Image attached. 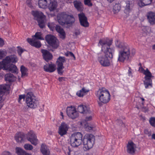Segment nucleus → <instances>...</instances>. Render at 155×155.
Listing matches in <instances>:
<instances>
[{
    "mask_svg": "<svg viewBox=\"0 0 155 155\" xmlns=\"http://www.w3.org/2000/svg\"><path fill=\"white\" fill-rule=\"evenodd\" d=\"M95 94L98 99V104L100 106L108 103L110 100V95L109 91L103 88L99 89L95 92Z\"/></svg>",
    "mask_w": 155,
    "mask_h": 155,
    "instance_id": "obj_1",
    "label": "nucleus"
},
{
    "mask_svg": "<svg viewBox=\"0 0 155 155\" xmlns=\"http://www.w3.org/2000/svg\"><path fill=\"white\" fill-rule=\"evenodd\" d=\"M117 47L120 48L119 51L118 61L123 62L125 60H128L130 54V49L126 45L120 44Z\"/></svg>",
    "mask_w": 155,
    "mask_h": 155,
    "instance_id": "obj_2",
    "label": "nucleus"
},
{
    "mask_svg": "<svg viewBox=\"0 0 155 155\" xmlns=\"http://www.w3.org/2000/svg\"><path fill=\"white\" fill-rule=\"evenodd\" d=\"M112 41H104L100 40L99 42L98 45L102 46L101 50L104 53V56L112 60L113 58L112 53L114 51V50L110 48V46L112 44Z\"/></svg>",
    "mask_w": 155,
    "mask_h": 155,
    "instance_id": "obj_3",
    "label": "nucleus"
},
{
    "mask_svg": "<svg viewBox=\"0 0 155 155\" xmlns=\"http://www.w3.org/2000/svg\"><path fill=\"white\" fill-rule=\"evenodd\" d=\"M82 135L80 132L72 134L70 137V142L73 147H77L81 145L82 142Z\"/></svg>",
    "mask_w": 155,
    "mask_h": 155,
    "instance_id": "obj_4",
    "label": "nucleus"
},
{
    "mask_svg": "<svg viewBox=\"0 0 155 155\" xmlns=\"http://www.w3.org/2000/svg\"><path fill=\"white\" fill-rule=\"evenodd\" d=\"M26 103L27 106L31 108H35L38 104V101L35 99V97L32 92H28L26 94Z\"/></svg>",
    "mask_w": 155,
    "mask_h": 155,
    "instance_id": "obj_5",
    "label": "nucleus"
},
{
    "mask_svg": "<svg viewBox=\"0 0 155 155\" xmlns=\"http://www.w3.org/2000/svg\"><path fill=\"white\" fill-rule=\"evenodd\" d=\"M95 136L91 134H86L83 139L84 147L88 150L92 148L94 143Z\"/></svg>",
    "mask_w": 155,
    "mask_h": 155,
    "instance_id": "obj_6",
    "label": "nucleus"
},
{
    "mask_svg": "<svg viewBox=\"0 0 155 155\" xmlns=\"http://www.w3.org/2000/svg\"><path fill=\"white\" fill-rule=\"evenodd\" d=\"M139 70L143 72L145 75L144 77L145 80L144 81L145 88H147L149 85L151 86L152 81L151 78L153 76H152L149 70L147 68L145 70L142 67H139Z\"/></svg>",
    "mask_w": 155,
    "mask_h": 155,
    "instance_id": "obj_7",
    "label": "nucleus"
},
{
    "mask_svg": "<svg viewBox=\"0 0 155 155\" xmlns=\"http://www.w3.org/2000/svg\"><path fill=\"white\" fill-rule=\"evenodd\" d=\"M45 39L48 44L54 49L57 48L59 45L58 40L54 36L48 35L46 36Z\"/></svg>",
    "mask_w": 155,
    "mask_h": 155,
    "instance_id": "obj_8",
    "label": "nucleus"
},
{
    "mask_svg": "<svg viewBox=\"0 0 155 155\" xmlns=\"http://www.w3.org/2000/svg\"><path fill=\"white\" fill-rule=\"evenodd\" d=\"M65 61V58L64 57L60 56L57 59L56 62L57 70L58 74L60 75H62L63 72V69L64 68L63 63Z\"/></svg>",
    "mask_w": 155,
    "mask_h": 155,
    "instance_id": "obj_9",
    "label": "nucleus"
},
{
    "mask_svg": "<svg viewBox=\"0 0 155 155\" xmlns=\"http://www.w3.org/2000/svg\"><path fill=\"white\" fill-rule=\"evenodd\" d=\"M27 138L32 144L36 146L39 143V140L37 139V136L35 133L32 130H31L27 134Z\"/></svg>",
    "mask_w": 155,
    "mask_h": 155,
    "instance_id": "obj_10",
    "label": "nucleus"
},
{
    "mask_svg": "<svg viewBox=\"0 0 155 155\" xmlns=\"http://www.w3.org/2000/svg\"><path fill=\"white\" fill-rule=\"evenodd\" d=\"M98 60L101 64L103 67H108L111 64L112 60L103 55L99 56Z\"/></svg>",
    "mask_w": 155,
    "mask_h": 155,
    "instance_id": "obj_11",
    "label": "nucleus"
},
{
    "mask_svg": "<svg viewBox=\"0 0 155 155\" xmlns=\"http://www.w3.org/2000/svg\"><path fill=\"white\" fill-rule=\"evenodd\" d=\"M66 113L69 117L73 119H75L79 116L78 113L74 107H68L66 109Z\"/></svg>",
    "mask_w": 155,
    "mask_h": 155,
    "instance_id": "obj_12",
    "label": "nucleus"
},
{
    "mask_svg": "<svg viewBox=\"0 0 155 155\" xmlns=\"http://www.w3.org/2000/svg\"><path fill=\"white\" fill-rule=\"evenodd\" d=\"M68 13L66 12H61L58 13L57 16V19L59 23L62 25L65 24Z\"/></svg>",
    "mask_w": 155,
    "mask_h": 155,
    "instance_id": "obj_13",
    "label": "nucleus"
},
{
    "mask_svg": "<svg viewBox=\"0 0 155 155\" xmlns=\"http://www.w3.org/2000/svg\"><path fill=\"white\" fill-rule=\"evenodd\" d=\"M69 128V127L68 124L65 122H63L59 127L58 133L61 136H62L67 134Z\"/></svg>",
    "mask_w": 155,
    "mask_h": 155,
    "instance_id": "obj_14",
    "label": "nucleus"
},
{
    "mask_svg": "<svg viewBox=\"0 0 155 155\" xmlns=\"http://www.w3.org/2000/svg\"><path fill=\"white\" fill-rule=\"evenodd\" d=\"M126 5L124 7V12L128 14L132 10V8L134 5V1L131 0H127L126 2Z\"/></svg>",
    "mask_w": 155,
    "mask_h": 155,
    "instance_id": "obj_15",
    "label": "nucleus"
},
{
    "mask_svg": "<svg viewBox=\"0 0 155 155\" xmlns=\"http://www.w3.org/2000/svg\"><path fill=\"white\" fill-rule=\"evenodd\" d=\"M2 61L5 65H7L8 64L11 63H16L18 61V58L15 55H12L7 56Z\"/></svg>",
    "mask_w": 155,
    "mask_h": 155,
    "instance_id": "obj_16",
    "label": "nucleus"
},
{
    "mask_svg": "<svg viewBox=\"0 0 155 155\" xmlns=\"http://www.w3.org/2000/svg\"><path fill=\"white\" fill-rule=\"evenodd\" d=\"M78 17L81 25L83 27H87L89 26V23L87 18L84 14L82 13L78 14Z\"/></svg>",
    "mask_w": 155,
    "mask_h": 155,
    "instance_id": "obj_17",
    "label": "nucleus"
},
{
    "mask_svg": "<svg viewBox=\"0 0 155 155\" xmlns=\"http://www.w3.org/2000/svg\"><path fill=\"white\" fill-rule=\"evenodd\" d=\"M136 146L133 142H128L127 145V152L129 153L134 155L136 151Z\"/></svg>",
    "mask_w": 155,
    "mask_h": 155,
    "instance_id": "obj_18",
    "label": "nucleus"
},
{
    "mask_svg": "<svg viewBox=\"0 0 155 155\" xmlns=\"http://www.w3.org/2000/svg\"><path fill=\"white\" fill-rule=\"evenodd\" d=\"M48 7L50 12H53L56 9L58 3L56 0H49L48 2Z\"/></svg>",
    "mask_w": 155,
    "mask_h": 155,
    "instance_id": "obj_19",
    "label": "nucleus"
},
{
    "mask_svg": "<svg viewBox=\"0 0 155 155\" xmlns=\"http://www.w3.org/2000/svg\"><path fill=\"white\" fill-rule=\"evenodd\" d=\"M41 52L42 54L43 58L46 61H48L52 59L53 55L48 51L42 49L41 50Z\"/></svg>",
    "mask_w": 155,
    "mask_h": 155,
    "instance_id": "obj_20",
    "label": "nucleus"
},
{
    "mask_svg": "<svg viewBox=\"0 0 155 155\" xmlns=\"http://www.w3.org/2000/svg\"><path fill=\"white\" fill-rule=\"evenodd\" d=\"M44 69L45 71L48 72H52L54 71L56 69L55 65L51 62L50 64H46L44 65Z\"/></svg>",
    "mask_w": 155,
    "mask_h": 155,
    "instance_id": "obj_21",
    "label": "nucleus"
},
{
    "mask_svg": "<svg viewBox=\"0 0 155 155\" xmlns=\"http://www.w3.org/2000/svg\"><path fill=\"white\" fill-rule=\"evenodd\" d=\"M28 42L31 45L36 47L37 48H39L41 46V44L40 42L36 40L34 38H32V39L28 38L27 39Z\"/></svg>",
    "mask_w": 155,
    "mask_h": 155,
    "instance_id": "obj_22",
    "label": "nucleus"
},
{
    "mask_svg": "<svg viewBox=\"0 0 155 155\" xmlns=\"http://www.w3.org/2000/svg\"><path fill=\"white\" fill-rule=\"evenodd\" d=\"M78 112L81 113L88 114L91 113L89 107H87L83 105L79 106L78 107Z\"/></svg>",
    "mask_w": 155,
    "mask_h": 155,
    "instance_id": "obj_23",
    "label": "nucleus"
},
{
    "mask_svg": "<svg viewBox=\"0 0 155 155\" xmlns=\"http://www.w3.org/2000/svg\"><path fill=\"white\" fill-rule=\"evenodd\" d=\"M147 19L151 25L155 24V13L150 12L147 14Z\"/></svg>",
    "mask_w": 155,
    "mask_h": 155,
    "instance_id": "obj_24",
    "label": "nucleus"
},
{
    "mask_svg": "<svg viewBox=\"0 0 155 155\" xmlns=\"http://www.w3.org/2000/svg\"><path fill=\"white\" fill-rule=\"evenodd\" d=\"M32 14L33 16L36 18L37 19H40L45 17V16L43 14L42 12L38 11H33Z\"/></svg>",
    "mask_w": 155,
    "mask_h": 155,
    "instance_id": "obj_25",
    "label": "nucleus"
},
{
    "mask_svg": "<svg viewBox=\"0 0 155 155\" xmlns=\"http://www.w3.org/2000/svg\"><path fill=\"white\" fill-rule=\"evenodd\" d=\"M40 151L43 155H49L50 154V151L49 149L44 144H42L41 145Z\"/></svg>",
    "mask_w": 155,
    "mask_h": 155,
    "instance_id": "obj_26",
    "label": "nucleus"
},
{
    "mask_svg": "<svg viewBox=\"0 0 155 155\" xmlns=\"http://www.w3.org/2000/svg\"><path fill=\"white\" fill-rule=\"evenodd\" d=\"M5 70H8L12 73H16L18 71V69L16 66L14 64H12L8 66V65L5 66Z\"/></svg>",
    "mask_w": 155,
    "mask_h": 155,
    "instance_id": "obj_27",
    "label": "nucleus"
},
{
    "mask_svg": "<svg viewBox=\"0 0 155 155\" xmlns=\"http://www.w3.org/2000/svg\"><path fill=\"white\" fill-rule=\"evenodd\" d=\"M75 21V18L72 15H69L68 14L65 24H72Z\"/></svg>",
    "mask_w": 155,
    "mask_h": 155,
    "instance_id": "obj_28",
    "label": "nucleus"
},
{
    "mask_svg": "<svg viewBox=\"0 0 155 155\" xmlns=\"http://www.w3.org/2000/svg\"><path fill=\"white\" fill-rule=\"evenodd\" d=\"M152 1L153 0H140L138 4L140 7H141L150 5L152 2Z\"/></svg>",
    "mask_w": 155,
    "mask_h": 155,
    "instance_id": "obj_29",
    "label": "nucleus"
},
{
    "mask_svg": "<svg viewBox=\"0 0 155 155\" xmlns=\"http://www.w3.org/2000/svg\"><path fill=\"white\" fill-rule=\"evenodd\" d=\"M49 0H39L38 2L39 8H45L48 5V2Z\"/></svg>",
    "mask_w": 155,
    "mask_h": 155,
    "instance_id": "obj_30",
    "label": "nucleus"
},
{
    "mask_svg": "<svg viewBox=\"0 0 155 155\" xmlns=\"http://www.w3.org/2000/svg\"><path fill=\"white\" fill-rule=\"evenodd\" d=\"M5 80L9 82H12L15 80V78L13 74L11 73L5 75Z\"/></svg>",
    "mask_w": 155,
    "mask_h": 155,
    "instance_id": "obj_31",
    "label": "nucleus"
},
{
    "mask_svg": "<svg viewBox=\"0 0 155 155\" xmlns=\"http://www.w3.org/2000/svg\"><path fill=\"white\" fill-rule=\"evenodd\" d=\"M62 148L66 155H71V153L72 152V148L71 147H70L68 145H66L64 146Z\"/></svg>",
    "mask_w": 155,
    "mask_h": 155,
    "instance_id": "obj_32",
    "label": "nucleus"
},
{
    "mask_svg": "<svg viewBox=\"0 0 155 155\" xmlns=\"http://www.w3.org/2000/svg\"><path fill=\"white\" fill-rule=\"evenodd\" d=\"M24 138V135L20 133L16 134L15 137V140L18 142H22Z\"/></svg>",
    "mask_w": 155,
    "mask_h": 155,
    "instance_id": "obj_33",
    "label": "nucleus"
},
{
    "mask_svg": "<svg viewBox=\"0 0 155 155\" xmlns=\"http://www.w3.org/2000/svg\"><path fill=\"white\" fill-rule=\"evenodd\" d=\"M46 17L40 19H37L38 23V25L39 27L43 28L45 27V22H46Z\"/></svg>",
    "mask_w": 155,
    "mask_h": 155,
    "instance_id": "obj_34",
    "label": "nucleus"
},
{
    "mask_svg": "<svg viewBox=\"0 0 155 155\" xmlns=\"http://www.w3.org/2000/svg\"><path fill=\"white\" fill-rule=\"evenodd\" d=\"M73 4L74 7L78 11H81L82 10L81 3L80 1L77 0L74 1L73 2Z\"/></svg>",
    "mask_w": 155,
    "mask_h": 155,
    "instance_id": "obj_35",
    "label": "nucleus"
},
{
    "mask_svg": "<svg viewBox=\"0 0 155 155\" xmlns=\"http://www.w3.org/2000/svg\"><path fill=\"white\" fill-rule=\"evenodd\" d=\"M89 90L85 89L84 88H82L81 90L78 91L76 93L77 95L79 97H82L84 95V94L88 92Z\"/></svg>",
    "mask_w": 155,
    "mask_h": 155,
    "instance_id": "obj_36",
    "label": "nucleus"
},
{
    "mask_svg": "<svg viewBox=\"0 0 155 155\" xmlns=\"http://www.w3.org/2000/svg\"><path fill=\"white\" fill-rule=\"evenodd\" d=\"M21 77H25L27 76V69L24 66L22 65L21 67Z\"/></svg>",
    "mask_w": 155,
    "mask_h": 155,
    "instance_id": "obj_37",
    "label": "nucleus"
},
{
    "mask_svg": "<svg viewBox=\"0 0 155 155\" xmlns=\"http://www.w3.org/2000/svg\"><path fill=\"white\" fill-rule=\"evenodd\" d=\"M8 86L6 84L0 85V94H4L7 89Z\"/></svg>",
    "mask_w": 155,
    "mask_h": 155,
    "instance_id": "obj_38",
    "label": "nucleus"
},
{
    "mask_svg": "<svg viewBox=\"0 0 155 155\" xmlns=\"http://www.w3.org/2000/svg\"><path fill=\"white\" fill-rule=\"evenodd\" d=\"M41 35L42 34L41 32H37L35 35L33 36V38H34L36 40H44L43 38L41 36Z\"/></svg>",
    "mask_w": 155,
    "mask_h": 155,
    "instance_id": "obj_39",
    "label": "nucleus"
},
{
    "mask_svg": "<svg viewBox=\"0 0 155 155\" xmlns=\"http://www.w3.org/2000/svg\"><path fill=\"white\" fill-rule=\"evenodd\" d=\"M120 5L119 4H116L115 5L113 8V11L114 13L115 14L119 12L120 9Z\"/></svg>",
    "mask_w": 155,
    "mask_h": 155,
    "instance_id": "obj_40",
    "label": "nucleus"
},
{
    "mask_svg": "<svg viewBox=\"0 0 155 155\" xmlns=\"http://www.w3.org/2000/svg\"><path fill=\"white\" fill-rule=\"evenodd\" d=\"M16 153L18 155H22L25 151L20 147H16L15 148Z\"/></svg>",
    "mask_w": 155,
    "mask_h": 155,
    "instance_id": "obj_41",
    "label": "nucleus"
},
{
    "mask_svg": "<svg viewBox=\"0 0 155 155\" xmlns=\"http://www.w3.org/2000/svg\"><path fill=\"white\" fill-rule=\"evenodd\" d=\"M48 26L51 30L53 31L55 29V24L53 22L48 23Z\"/></svg>",
    "mask_w": 155,
    "mask_h": 155,
    "instance_id": "obj_42",
    "label": "nucleus"
},
{
    "mask_svg": "<svg viewBox=\"0 0 155 155\" xmlns=\"http://www.w3.org/2000/svg\"><path fill=\"white\" fill-rule=\"evenodd\" d=\"M150 124L153 127H155V117H151L149 120Z\"/></svg>",
    "mask_w": 155,
    "mask_h": 155,
    "instance_id": "obj_43",
    "label": "nucleus"
},
{
    "mask_svg": "<svg viewBox=\"0 0 155 155\" xmlns=\"http://www.w3.org/2000/svg\"><path fill=\"white\" fill-rule=\"evenodd\" d=\"M24 147L25 149L28 150H31L33 148L32 146L28 143H26L24 146Z\"/></svg>",
    "mask_w": 155,
    "mask_h": 155,
    "instance_id": "obj_44",
    "label": "nucleus"
},
{
    "mask_svg": "<svg viewBox=\"0 0 155 155\" xmlns=\"http://www.w3.org/2000/svg\"><path fill=\"white\" fill-rule=\"evenodd\" d=\"M58 33L60 38L62 39H64L65 38L66 34L64 30H63V31H61V32H59Z\"/></svg>",
    "mask_w": 155,
    "mask_h": 155,
    "instance_id": "obj_45",
    "label": "nucleus"
},
{
    "mask_svg": "<svg viewBox=\"0 0 155 155\" xmlns=\"http://www.w3.org/2000/svg\"><path fill=\"white\" fill-rule=\"evenodd\" d=\"M91 0H84V4L89 7L92 6L93 4L91 2Z\"/></svg>",
    "mask_w": 155,
    "mask_h": 155,
    "instance_id": "obj_46",
    "label": "nucleus"
},
{
    "mask_svg": "<svg viewBox=\"0 0 155 155\" xmlns=\"http://www.w3.org/2000/svg\"><path fill=\"white\" fill-rule=\"evenodd\" d=\"M6 51L0 50V59H2L6 56Z\"/></svg>",
    "mask_w": 155,
    "mask_h": 155,
    "instance_id": "obj_47",
    "label": "nucleus"
},
{
    "mask_svg": "<svg viewBox=\"0 0 155 155\" xmlns=\"http://www.w3.org/2000/svg\"><path fill=\"white\" fill-rule=\"evenodd\" d=\"M55 29L56 31L59 33V32H61V31H62L63 30H64L59 25H56L55 28Z\"/></svg>",
    "mask_w": 155,
    "mask_h": 155,
    "instance_id": "obj_48",
    "label": "nucleus"
},
{
    "mask_svg": "<svg viewBox=\"0 0 155 155\" xmlns=\"http://www.w3.org/2000/svg\"><path fill=\"white\" fill-rule=\"evenodd\" d=\"M17 48H18L17 50L18 53L19 55L21 56L22 53L24 51V50L20 47H18Z\"/></svg>",
    "mask_w": 155,
    "mask_h": 155,
    "instance_id": "obj_49",
    "label": "nucleus"
},
{
    "mask_svg": "<svg viewBox=\"0 0 155 155\" xmlns=\"http://www.w3.org/2000/svg\"><path fill=\"white\" fill-rule=\"evenodd\" d=\"M84 127L86 130L87 131H89L92 130V127L89 126L87 124H86L84 125Z\"/></svg>",
    "mask_w": 155,
    "mask_h": 155,
    "instance_id": "obj_50",
    "label": "nucleus"
},
{
    "mask_svg": "<svg viewBox=\"0 0 155 155\" xmlns=\"http://www.w3.org/2000/svg\"><path fill=\"white\" fill-rule=\"evenodd\" d=\"M116 121L117 124L119 125H120L122 127L124 126V125L123 123V122H122V120H117Z\"/></svg>",
    "mask_w": 155,
    "mask_h": 155,
    "instance_id": "obj_51",
    "label": "nucleus"
},
{
    "mask_svg": "<svg viewBox=\"0 0 155 155\" xmlns=\"http://www.w3.org/2000/svg\"><path fill=\"white\" fill-rule=\"evenodd\" d=\"M25 95H19L18 99V101L19 103H21V101L23 99L24 100L25 98Z\"/></svg>",
    "mask_w": 155,
    "mask_h": 155,
    "instance_id": "obj_52",
    "label": "nucleus"
},
{
    "mask_svg": "<svg viewBox=\"0 0 155 155\" xmlns=\"http://www.w3.org/2000/svg\"><path fill=\"white\" fill-rule=\"evenodd\" d=\"M5 64L2 61L0 62V70L2 69H3V70H5Z\"/></svg>",
    "mask_w": 155,
    "mask_h": 155,
    "instance_id": "obj_53",
    "label": "nucleus"
},
{
    "mask_svg": "<svg viewBox=\"0 0 155 155\" xmlns=\"http://www.w3.org/2000/svg\"><path fill=\"white\" fill-rule=\"evenodd\" d=\"M144 133L148 135V136L150 137L151 135V132L150 131H149L147 129H145L144 130Z\"/></svg>",
    "mask_w": 155,
    "mask_h": 155,
    "instance_id": "obj_54",
    "label": "nucleus"
},
{
    "mask_svg": "<svg viewBox=\"0 0 155 155\" xmlns=\"http://www.w3.org/2000/svg\"><path fill=\"white\" fill-rule=\"evenodd\" d=\"M92 119V117L90 116L88 117L87 116L86 117L84 120L86 121H88L91 120Z\"/></svg>",
    "mask_w": 155,
    "mask_h": 155,
    "instance_id": "obj_55",
    "label": "nucleus"
},
{
    "mask_svg": "<svg viewBox=\"0 0 155 155\" xmlns=\"http://www.w3.org/2000/svg\"><path fill=\"white\" fill-rule=\"evenodd\" d=\"M11 153L8 151H5L3 152L2 155H11Z\"/></svg>",
    "mask_w": 155,
    "mask_h": 155,
    "instance_id": "obj_56",
    "label": "nucleus"
},
{
    "mask_svg": "<svg viewBox=\"0 0 155 155\" xmlns=\"http://www.w3.org/2000/svg\"><path fill=\"white\" fill-rule=\"evenodd\" d=\"M4 44V43L2 39L0 38V47L2 46Z\"/></svg>",
    "mask_w": 155,
    "mask_h": 155,
    "instance_id": "obj_57",
    "label": "nucleus"
},
{
    "mask_svg": "<svg viewBox=\"0 0 155 155\" xmlns=\"http://www.w3.org/2000/svg\"><path fill=\"white\" fill-rule=\"evenodd\" d=\"M80 34V32L79 30H76L74 32V34L76 36L79 35Z\"/></svg>",
    "mask_w": 155,
    "mask_h": 155,
    "instance_id": "obj_58",
    "label": "nucleus"
},
{
    "mask_svg": "<svg viewBox=\"0 0 155 155\" xmlns=\"http://www.w3.org/2000/svg\"><path fill=\"white\" fill-rule=\"evenodd\" d=\"M69 56H70L71 57H73L74 58V60H75V57L74 54H73V53L69 51Z\"/></svg>",
    "mask_w": 155,
    "mask_h": 155,
    "instance_id": "obj_59",
    "label": "nucleus"
},
{
    "mask_svg": "<svg viewBox=\"0 0 155 155\" xmlns=\"http://www.w3.org/2000/svg\"><path fill=\"white\" fill-rule=\"evenodd\" d=\"M128 74L129 76L132 74V73L131 72V68L130 67L129 68V69L128 70Z\"/></svg>",
    "mask_w": 155,
    "mask_h": 155,
    "instance_id": "obj_60",
    "label": "nucleus"
},
{
    "mask_svg": "<svg viewBox=\"0 0 155 155\" xmlns=\"http://www.w3.org/2000/svg\"><path fill=\"white\" fill-rule=\"evenodd\" d=\"M65 78L63 77H60L58 78V80L60 82L62 81H64Z\"/></svg>",
    "mask_w": 155,
    "mask_h": 155,
    "instance_id": "obj_61",
    "label": "nucleus"
},
{
    "mask_svg": "<svg viewBox=\"0 0 155 155\" xmlns=\"http://www.w3.org/2000/svg\"><path fill=\"white\" fill-rule=\"evenodd\" d=\"M4 94H0V102L2 101L3 99L2 97Z\"/></svg>",
    "mask_w": 155,
    "mask_h": 155,
    "instance_id": "obj_62",
    "label": "nucleus"
},
{
    "mask_svg": "<svg viewBox=\"0 0 155 155\" xmlns=\"http://www.w3.org/2000/svg\"><path fill=\"white\" fill-rule=\"evenodd\" d=\"M22 155H31V154L29 153H27L25 151L24 153Z\"/></svg>",
    "mask_w": 155,
    "mask_h": 155,
    "instance_id": "obj_63",
    "label": "nucleus"
},
{
    "mask_svg": "<svg viewBox=\"0 0 155 155\" xmlns=\"http://www.w3.org/2000/svg\"><path fill=\"white\" fill-rule=\"evenodd\" d=\"M152 139L155 140V134H153L152 135Z\"/></svg>",
    "mask_w": 155,
    "mask_h": 155,
    "instance_id": "obj_64",
    "label": "nucleus"
}]
</instances>
